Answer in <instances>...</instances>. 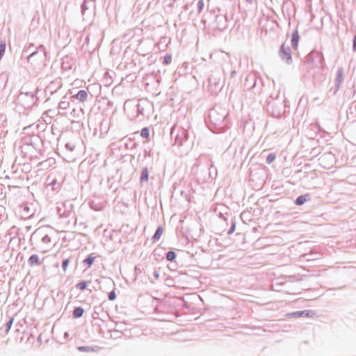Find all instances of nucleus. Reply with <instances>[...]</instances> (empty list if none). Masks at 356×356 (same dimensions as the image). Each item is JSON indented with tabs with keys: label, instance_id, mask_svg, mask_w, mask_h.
Here are the masks:
<instances>
[{
	"label": "nucleus",
	"instance_id": "79ce46f5",
	"mask_svg": "<svg viewBox=\"0 0 356 356\" xmlns=\"http://www.w3.org/2000/svg\"><path fill=\"white\" fill-rule=\"evenodd\" d=\"M134 271L136 275H138L141 273V270L138 266H135Z\"/></svg>",
	"mask_w": 356,
	"mask_h": 356
},
{
	"label": "nucleus",
	"instance_id": "9b49d317",
	"mask_svg": "<svg viewBox=\"0 0 356 356\" xmlns=\"http://www.w3.org/2000/svg\"><path fill=\"white\" fill-rule=\"evenodd\" d=\"M188 139V132L186 129H181L175 137V145H183Z\"/></svg>",
	"mask_w": 356,
	"mask_h": 356
},
{
	"label": "nucleus",
	"instance_id": "c756f323",
	"mask_svg": "<svg viewBox=\"0 0 356 356\" xmlns=\"http://www.w3.org/2000/svg\"><path fill=\"white\" fill-rule=\"evenodd\" d=\"M236 229V221L234 219H232L231 227L227 231V234L230 235L234 232Z\"/></svg>",
	"mask_w": 356,
	"mask_h": 356
},
{
	"label": "nucleus",
	"instance_id": "2f4dec72",
	"mask_svg": "<svg viewBox=\"0 0 356 356\" xmlns=\"http://www.w3.org/2000/svg\"><path fill=\"white\" fill-rule=\"evenodd\" d=\"M204 7V2L203 0H199L197 3V13H200L202 11Z\"/></svg>",
	"mask_w": 356,
	"mask_h": 356
},
{
	"label": "nucleus",
	"instance_id": "ea45409f",
	"mask_svg": "<svg viewBox=\"0 0 356 356\" xmlns=\"http://www.w3.org/2000/svg\"><path fill=\"white\" fill-rule=\"evenodd\" d=\"M353 50L356 52V35H354L353 39Z\"/></svg>",
	"mask_w": 356,
	"mask_h": 356
},
{
	"label": "nucleus",
	"instance_id": "f8f14e48",
	"mask_svg": "<svg viewBox=\"0 0 356 356\" xmlns=\"http://www.w3.org/2000/svg\"><path fill=\"white\" fill-rule=\"evenodd\" d=\"M62 87L61 81L60 79H56L51 81L44 89L46 95L49 93L50 95L56 93Z\"/></svg>",
	"mask_w": 356,
	"mask_h": 356
},
{
	"label": "nucleus",
	"instance_id": "6e6d98bb",
	"mask_svg": "<svg viewBox=\"0 0 356 356\" xmlns=\"http://www.w3.org/2000/svg\"><path fill=\"white\" fill-rule=\"evenodd\" d=\"M209 83H213V82H212V81H211V78H209Z\"/></svg>",
	"mask_w": 356,
	"mask_h": 356
},
{
	"label": "nucleus",
	"instance_id": "603ef678",
	"mask_svg": "<svg viewBox=\"0 0 356 356\" xmlns=\"http://www.w3.org/2000/svg\"><path fill=\"white\" fill-rule=\"evenodd\" d=\"M173 134H174V131H171V134H170V135H171V138H173Z\"/></svg>",
	"mask_w": 356,
	"mask_h": 356
},
{
	"label": "nucleus",
	"instance_id": "1a4fd4ad",
	"mask_svg": "<svg viewBox=\"0 0 356 356\" xmlns=\"http://www.w3.org/2000/svg\"><path fill=\"white\" fill-rule=\"evenodd\" d=\"M344 81V70L342 67H338L336 72V78L334 79V86L330 89L335 95L340 88V85Z\"/></svg>",
	"mask_w": 356,
	"mask_h": 356
},
{
	"label": "nucleus",
	"instance_id": "09e8293b",
	"mask_svg": "<svg viewBox=\"0 0 356 356\" xmlns=\"http://www.w3.org/2000/svg\"><path fill=\"white\" fill-rule=\"evenodd\" d=\"M213 168V165H211L209 170H210V172H209V175L211 177H212V172L211 171V169Z\"/></svg>",
	"mask_w": 356,
	"mask_h": 356
},
{
	"label": "nucleus",
	"instance_id": "9d476101",
	"mask_svg": "<svg viewBox=\"0 0 356 356\" xmlns=\"http://www.w3.org/2000/svg\"><path fill=\"white\" fill-rule=\"evenodd\" d=\"M310 58L312 59V63L316 67L323 69L324 58L322 53L314 51L310 54Z\"/></svg>",
	"mask_w": 356,
	"mask_h": 356
},
{
	"label": "nucleus",
	"instance_id": "aec40b11",
	"mask_svg": "<svg viewBox=\"0 0 356 356\" xmlns=\"http://www.w3.org/2000/svg\"><path fill=\"white\" fill-rule=\"evenodd\" d=\"M28 264L29 266H33L35 265H40L41 264L40 258L38 254H34L30 256L28 259Z\"/></svg>",
	"mask_w": 356,
	"mask_h": 356
},
{
	"label": "nucleus",
	"instance_id": "0eeeda50",
	"mask_svg": "<svg viewBox=\"0 0 356 356\" xmlns=\"http://www.w3.org/2000/svg\"><path fill=\"white\" fill-rule=\"evenodd\" d=\"M278 55L281 60L286 63L287 65H291L293 62L291 56V49L289 45H286L285 43L281 44Z\"/></svg>",
	"mask_w": 356,
	"mask_h": 356
},
{
	"label": "nucleus",
	"instance_id": "c85d7f7f",
	"mask_svg": "<svg viewBox=\"0 0 356 356\" xmlns=\"http://www.w3.org/2000/svg\"><path fill=\"white\" fill-rule=\"evenodd\" d=\"M34 47L33 44L31 43L29 44L28 47H24L23 51H22V56H25L28 54H29L31 52H32V48Z\"/></svg>",
	"mask_w": 356,
	"mask_h": 356
},
{
	"label": "nucleus",
	"instance_id": "bb28decb",
	"mask_svg": "<svg viewBox=\"0 0 356 356\" xmlns=\"http://www.w3.org/2000/svg\"><path fill=\"white\" fill-rule=\"evenodd\" d=\"M65 98H66V97H64L63 100L60 101L58 104L59 108H60L62 110H66L70 106V102L65 100Z\"/></svg>",
	"mask_w": 356,
	"mask_h": 356
},
{
	"label": "nucleus",
	"instance_id": "6e6552de",
	"mask_svg": "<svg viewBox=\"0 0 356 356\" xmlns=\"http://www.w3.org/2000/svg\"><path fill=\"white\" fill-rule=\"evenodd\" d=\"M258 79L259 80L260 82H261V79L256 73L252 72L248 74L245 79V81L243 83L244 89L249 90L255 88L257 85Z\"/></svg>",
	"mask_w": 356,
	"mask_h": 356
},
{
	"label": "nucleus",
	"instance_id": "4be33fe9",
	"mask_svg": "<svg viewBox=\"0 0 356 356\" xmlns=\"http://www.w3.org/2000/svg\"><path fill=\"white\" fill-rule=\"evenodd\" d=\"M84 313V309L81 307H76L72 312V316L74 318H81Z\"/></svg>",
	"mask_w": 356,
	"mask_h": 356
},
{
	"label": "nucleus",
	"instance_id": "a878e982",
	"mask_svg": "<svg viewBox=\"0 0 356 356\" xmlns=\"http://www.w3.org/2000/svg\"><path fill=\"white\" fill-rule=\"evenodd\" d=\"M13 322H14V317H10L9 318V320L6 322V323L5 325V333L6 334L10 332L11 327L13 324Z\"/></svg>",
	"mask_w": 356,
	"mask_h": 356
},
{
	"label": "nucleus",
	"instance_id": "473e14b6",
	"mask_svg": "<svg viewBox=\"0 0 356 356\" xmlns=\"http://www.w3.org/2000/svg\"><path fill=\"white\" fill-rule=\"evenodd\" d=\"M171 61H172V56H171V55L166 54L163 57V64L167 65L170 64L171 63Z\"/></svg>",
	"mask_w": 356,
	"mask_h": 356
},
{
	"label": "nucleus",
	"instance_id": "a19ab883",
	"mask_svg": "<svg viewBox=\"0 0 356 356\" xmlns=\"http://www.w3.org/2000/svg\"><path fill=\"white\" fill-rule=\"evenodd\" d=\"M153 275L154 277L156 278V279H159L160 275H159V273L158 270H155L154 272H153Z\"/></svg>",
	"mask_w": 356,
	"mask_h": 356
},
{
	"label": "nucleus",
	"instance_id": "cd10ccee",
	"mask_svg": "<svg viewBox=\"0 0 356 356\" xmlns=\"http://www.w3.org/2000/svg\"><path fill=\"white\" fill-rule=\"evenodd\" d=\"M140 136L143 138H148L149 137V129L147 127H143L140 131Z\"/></svg>",
	"mask_w": 356,
	"mask_h": 356
},
{
	"label": "nucleus",
	"instance_id": "423d86ee",
	"mask_svg": "<svg viewBox=\"0 0 356 356\" xmlns=\"http://www.w3.org/2000/svg\"><path fill=\"white\" fill-rule=\"evenodd\" d=\"M267 108L268 111H271L272 115L275 118H280L285 111L283 102L277 101L269 102Z\"/></svg>",
	"mask_w": 356,
	"mask_h": 356
},
{
	"label": "nucleus",
	"instance_id": "f257e3e1",
	"mask_svg": "<svg viewBox=\"0 0 356 356\" xmlns=\"http://www.w3.org/2000/svg\"><path fill=\"white\" fill-rule=\"evenodd\" d=\"M210 120L209 129L216 133L225 131L229 127L228 112L220 105L216 104L209 113Z\"/></svg>",
	"mask_w": 356,
	"mask_h": 356
},
{
	"label": "nucleus",
	"instance_id": "c9c22d12",
	"mask_svg": "<svg viewBox=\"0 0 356 356\" xmlns=\"http://www.w3.org/2000/svg\"><path fill=\"white\" fill-rule=\"evenodd\" d=\"M78 350L81 352H90L92 350V348L90 346H79Z\"/></svg>",
	"mask_w": 356,
	"mask_h": 356
},
{
	"label": "nucleus",
	"instance_id": "de8ad7c7",
	"mask_svg": "<svg viewBox=\"0 0 356 356\" xmlns=\"http://www.w3.org/2000/svg\"><path fill=\"white\" fill-rule=\"evenodd\" d=\"M60 209L59 208H58V212L59 215H60L61 217H65V216L64 215V213H60Z\"/></svg>",
	"mask_w": 356,
	"mask_h": 356
},
{
	"label": "nucleus",
	"instance_id": "8fccbe9b",
	"mask_svg": "<svg viewBox=\"0 0 356 356\" xmlns=\"http://www.w3.org/2000/svg\"><path fill=\"white\" fill-rule=\"evenodd\" d=\"M214 177H216L217 176V169L214 168Z\"/></svg>",
	"mask_w": 356,
	"mask_h": 356
},
{
	"label": "nucleus",
	"instance_id": "5701e85b",
	"mask_svg": "<svg viewBox=\"0 0 356 356\" xmlns=\"http://www.w3.org/2000/svg\"><path fill=\"white\" fill-rule=\"evenodd\" d=\"M95 258L96 257L93 256V254H90L86 259H83V264L85 266L90 267L95 262Z\"/></svg>",
	"mask_w": 356,
	"mask_h": 356
},
{
	"label": "nucleus",
	"instance_id": "3c124183",
	"mask_svg": "<svg viewBox=\"0 0 356 356\" xmlns=\"http://www.w3.org/2000/svg\"><path fill=\"white\" fill-rule=\"evenodd\" d=\"M68 337H69L68 332H65L64 337L67 339Z\"/></svg>",
	"mask_w": 356,
	"mask_h": 356
},
{
	"label": "nucleus",
	"instance_id": "393cba45",
	"mask_svg": "<svg viewBox=\"0 0 356 356\" xmlns=\"http://www.w3.org/2000/svg\"><path fill=\"white\" fill-rule=\"evenodd\" d=\"M177 257V254L175 251L170 250L166 253L165 258L168 261H173Z\"/></svg>",
	"mask_w": 356,
	"mask_h": 356
},
{
	"label": "nucleus",
	"instance_id": "5fc2aeb1",
	"mask_svg": "<svg viewBox=\"0 0 356 356\" xmlns=\"http://www.w3.org/2000/svg\"><path fill=\"white\" fill-rule=\"evenodd\" d=\"M184 10H187V9H188V6H187V5H186V6H184Z\"/></svg>",
	"mask_w": 356,
	"mask_h": 356
},
{
	"label": "nucleus",
	"instance_id": "7c9ffc66",
	"mask_svg": "<svg viewBox=\"0 0 356 356\" xmlns=\"http://www.w3.org/2000/svg\"><path fill=\"white\" fill-rule=\"evenodd\" d=\"M275 157H276V156L274 153L269 154L266 157V163L270 164L271 163H273L275 161Z\"/></svg>",
	"mask_w": 356,
	"mask_h": 356
},
{
	"label": "nucleus",
	"instance_id": "e433bc0d",
	"mask_svg": "<svg viewBox=\"0 0 356 356\" xmlns=\"http://www.w3.org/2000/svg\"><path fill=\"white\" fill-rule=\"evenodd\" d=\"M108 298L109 300L113 301L116 299V293L115 290H112L108 293Z\"/></svg>",
	"mask_w": 356,
	"mask_h": 356
},
{
	"label": "nucleus",
	"instance_id": "c03bdc74",
	"mask_svg": "<svg viewBox=\"0 0 356 356\" xmlns=\"http://www.w3.org/2000/svg\"><path fill=\"white\" fill-rule=\"evenodd\" d=\"M171 281H172V279H171V278H167V279L165 280V282H167V284H168V285H169V286L170 285V282H171Z\"/></svg>",
	"mask_w": 356,
	"mask_h": 356
},
{
	"label": "nucleus",
	"instance_id": "72a5a7b5",
	"mask_svg": "<svg viewBox=\"0 0 356 356\" xmlns=\"http://www.w3.org/2000/svg\"><path fill=\"white\" fill-rule=\"evenodd\" d=\"M70 264V259L69 258H66V259H64L62 261V268L64 271H66L67 267H68V265Z\"/></svg>",
	"mask_w": 356,
	"mask_h": 356
},
{
	"label": "nucleus",
	"instance_id": "f704fd0d",
	"mask_svg": "<svg viewBox=\"0 0 356 356\" xmlns=\"http://www.w3.org/2000/svg\"><path fill=\"white\" fill-rule=\"evenodd\" d=\"M137 107V115H144V107L141 104L138 103L136 105Z\"/></svg>",
	"mask_w": 356,
	"mask_h": 356
},
{
	"label": "nucleus",
	"instance_id": "39448f33",
	"mask_svg": "<svg viewBox=\"0 0 356 356\" xmlns=\"http://www.w3.org/2000/svg\"><path fill=\"white\" fill-rule=\"evenodd\" d=\"M47 52L45 47L42 44H40L35 50L27 55V60L32 65H35V66L39 67L44 64Z\"/></svg>",
	"mask_w": 356,
	"mask_h": 356
},
{
	"label": "nucleus",
	"instance_id": "49530a36",
	"mask_svg": "<svg viewBox=\"0 0 356 356\" xmlns=\"http://www.w3.org/2000/svg\"><path fill=\"white\" fill-rule=\"evenodd\" d=\"M245 1L250 4V5H252L254 2V0H245Z\"/></svg>",
	"mask_w": 356,
	"mask_h": 356
},
{
	"label": "nucleus",
	"instance_id": "a211bd4d",
	"mask_svg": "<svg viewBox=\"0 0 356 356\" xmlns=\"http://www.w3.org/2000/svg\"><path fill=\"white\" fill-rule=\"evenodd\" d=\"M88 92L85 90H79L78 92L74 95L72 96L71 98L72 99H76L80 102H84L87 100L88 98Z\"/></svg>",
	"mask_w": 356,
	"mask_h": 356
},
{
	"label": "nucleus",
	"instance_id": "2eb2a0df",
	"mask_svg": "<svg viewBox=\"0 0 356 356\" xmlns=\"http://www.w3.org/2000/svg\"><path fill=\"white\" fill-rule=\"evenodd\" d=\"M313 314V312L310 310L297 311L288 314L290 317L300 318V317H310Z\"/></svg>",
	"mask_w": 356,
	"mask_h": 356
},
{
	"label": "nucleus",
	"instance_id": "4468645a",
	"mask_svg": "<svg viewBox=\"0 0 356 356\" xmlns=\"http://www.w3.org/2000/svg\"><path fill=\"white\" fill-rule=\"evenodd\" d=\"M95 7V2L93 0H84L81 6V12L84 17L86 15V11L91 8Z\"/></svg>",
	"mask_w": 356,
	"mask_h": 356
},
{
	"label": "nucleus",
	"instance_id": "58836bf2",
	"mask_svg": "<svg viewBox=\"0 0 356 356\" xmlns=\"http://www.w3.org/2000/svg\"><path fill=\"white\" fill-rule=\"evenodd\" d=\"M24 211L26 212V218H31L33 214H29V207L28 206H24Z\"/></svg>",
	"mask_w": 356,
	"mask_h": 356
},
{
	"label": "nucleus",
	"instance_id": "dca6fc26",
	"mask_svg": "<svg viewBox=\"0 0 356 356\" xmlns=\"http://www.w3.org/2000/svg\"><path fill=\"white\" fill-rule=\"evenodd\" d=\"M299 40H300V35H299L298 29L296 28L292 33L291 40V44L292 48L294 50H297V49H298Z\"/></svg>",
	"mask_w": 356,
	"mask_h": 356
},
{
	"label": "nucleus",
	"instance_id": "b1692460",
	"mask_svg": "<svg viewBox=\"0 0 356 356\" xmlns=\"http://www.w3.org/2000/svg\"><path fill=\"white\" fill-rule=\"evenodd\" d=\"M91 281H81L76 284V288L80 291H84L87 289Z\"/></svg>",
	"mask_w": 356,
	"mask_h": 356
},
{
	"label": "nucleus",
	"instance_id": "13d9d810",
	"mask_svg": "<svg viewBox=\"0 0 356 356\" xmlns=\"http://www.w3.org/2000/svg\"><path fill=\"white\" fill-rule=\"evenodd\" d=\"M270 1H272L273 0H270Z\"/></svg>",
	"mask_w": 356,
	"mask_h": 356
},
{
	"label": "nucleus",
	"instance_id": "4c0bfd02",
	"mask_svg": "<svg viewBox=\"0 0 356 356\" xmlns=\"http://www.w3.org/2000/svg\"><path fill=\"white\" fill-rule=\"evenodd\" d=\"M65 147L70 152H72L75 148V145L74 144H72V143H67L65 144Z\"/></svg>",
	"mask_w": 356,
	"mask_h": 356
},
{
	"label": "nucleus",
	"instance_id": "6ab92c4d",
	"mask_svg": "<svg viewBox=\"0 0 356 356\" xmlns=\"http://www.w3.org/2000/svg\"><path fill=\"white\" fill-rule=\"evenodd\" d=\"M149 180V170L147 167H144L142 169L140 177V183L143 185L144 183H147Z\"/></svg>",
	"mask_w": 356,
	"mask_h": 356
},
{
	"label": "nucleus",
	"instance_id": "864d4df0",
	"mask_svg": "<svg viewBox=\"0 0 356 356\" xmlns=\"http://www.w3.org/2000/svg\"><path fill=\"white\" fill-rule=\"evenodd\" d=\"M41 340H42V339H41V337H38V341H41Z\"/></svg>",
	"mask_w": 356,
	"mask_h": 356
},
{
	"label": "nucleus",
	"instance_id": "f3484780",
	"mask_svg": "<svg viewBox=\"0 0 356 356\" xmlns=\"http://www.w3.org/2000/svg\"><path fill=\"white\" fill-rule=\"evenodd\" d=\"M311 200V196L309 194L306 193L304 195H299L296 197L294 202L296 205L297 206H302L306 202Z\"/></svg>",
	"mask_w": 356,
	"mask_h": 356
},
{
	"label": "nucleus",
	"instance_id": "4d7b16f0",
	"mask_svg": "<svg viewBox=\"0 0 356 356\" xmlns=\"http://www.w3.org/2000/svg\"><path fill=\"white\" fill-rule=\"evenodd\" d=\"M35 20H36V21H37V22H38V18H37V17H36V18H35Z\"/></svg>",
	"mask_w": 356,
	"mask_h": 356
},
{
	"label": "nucleus",
	"instance_id": "37998d69",
	"mask_svg": "<svg viewBox=\"0 0 356 356\" xmlns=\"http://www.w3.org/2000/svg\"><path fill=\"white\" fill-rule=\"evenodd\" d=\"M236 70H232V71L231 72L230 76H231V77H234V76L236 75Z\"/></svg>",
	"mask_w": 356,
	"mask_h": 356
},
{
	"label": "nucleus",
	"instance_id": "a18cd8bd",
	"mask_svg": "<svg viewBox=\"0 0 356 356\" xmlns=\"http://www.w3.org/2000/svg\"><path fill=\"white\" fill-rule=\"evenodd\" d=\"M28 151H29V152H30V151H33V152H34V155H33V156H36V153H37L38 152H35V150H33L32 148H28Z\"/></svg>",
	"mask_w": 356,
	"mask_h": 356
},
{
	"label": "nucleus",
	"instance_id": "20e7f679",
	"mask_svg": "<svg viewBox=\"0 0 356 356\" xmlns=\"http://www.w3.org/2000/svg\"><path fill=\"white\" fill-rule=\"evenodd\" d=\"M49 231L52 233L50 226H43L36 229L31 234V241H40L46 247H49L51 242Z\"/></svg>",
	"mask_w": 356,
	"mask_h": 356
},
{
	"label": "nucleus",
	"instance_id": "f03ea898",
	"mask_svg": "<svg viewBox=\"0 0 356 356\" xmlns=\"http://www.w3.org/2000/svg\"><path fill=\"white\" fill-rule=\"evenodd\" d=\"M22 145H21V151L26 156L30 158L33 157L34 152L33 151H28V148H32L35 152L40 150V146L42 141L38 135H32L26 136L22 140Z\"/></svg>",
	"mask_w": 356,
	"mask_h": 356
},
{
	"label": "nucleus",
	"instance_id": "ddd939ff",
	"mask_svg": "<svg viewBox=\"0 0 356 356\" xmlns=\"http://www.w3.org/2000/svg\"><path fill=\"white\" fill-rule=\"evenodd\" d=\"M216 23L217 24V29L219 30H224L227 28V15H217L215 19Z\"/></svg>",
	"mask_w": 356,
	"mask_h": 356
},
{
	"label": "nucleus",
	"instance_id": "412c9836",
	"mask_svg": "<svg viewBox=\"0 0 356 356\" xmlns=\"http://www.w3.org/2000/svg\"><path fill=\"white\" fill-rule=\"evenodd\" d=\"M163 229L162 226L160 225L156 228L155 233L154 234V235L152 237V240L153 243H155L160 239V238L163 234Z\"/></svg>",
	"mask_w": 356,
	"mask_h": 356
},
{
	"label": "nucleus",
	"instance_id": "7ed1b4c3",
	"mask_svg": "<svg viewBox=\"0 0 356 356\" xmlns=\"http://www.w3.org/2000/svg\"><path fill=\"white\" fill-rule=\"evenodd\" d=\"M40 90L37 89L35 91H28L26 86H22L19 95H17V101L20 102L24 108H31L37 104L39 97L37 93Z\"/></svg>",
	"mask_w": 356,
	"mask_h": 356
}]
</instances>
